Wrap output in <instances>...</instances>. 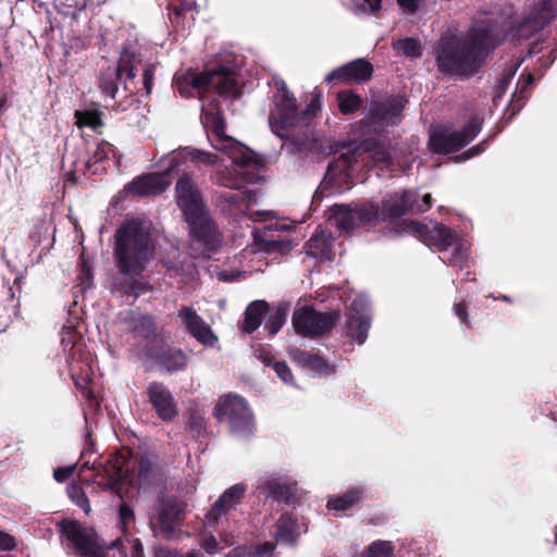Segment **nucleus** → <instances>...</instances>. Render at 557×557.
<instances>
[{"label":"nucleus","instance_id":"4d7b16f0","mask_svg":"<svg viewBox=\"0 0 557 557\" xmlns=\"http://www.w3.org/2000/svg\"><path fill=\"white\" fill-rule=\"evenodd\" d=\"M237 276H238V273H231V274H228V273H226L224 271L218 273V278L220 281H224V282H232V281L236 280Z\"/></svg>","mask_w":557,"mask_h":557},{"label":"nucleus","instance_id":"473e14b6","mask_svg":"<svg viewBox=\"0 0 557 557\" xmlns=\"http://www.w3.org/2000/svg\"><path fill=\"white\" fill-rule=\"evenodd\" d=\"M267 310V304L264 301L251 302L245 312V321L243 330L247 333H251L257 330L262 321L263 314Z\"/></svg>","mask_w":557,"mask_h":557},{"label":"nucleus","instance_id":"6e6552de","mask_svg":"<svg viewBox=\"0 0 557 557\" xmlns=\"http://www.w3.org/2000/svg\"><path fill=\"white\" fill-rule=\"evenodd\" d=\"M214 412L218 420L226 423L237 437L245 438L255 432L253 414L246 400L238 395L228 394L221 397L215 405Z\"/></svg>","mask_w":557,"mask_h":557},{"label":"nucleus","instance_id":"4be33fe9","mask_svg":"<svg viewBox=\"0 0 557 557\" xmlns=\"http://www.w3.org/2000/svg\"><path fill=\"white\" fill-rule=\"evenodd\" d=\"M148 397L160 419L171 421L177 416V407L172 393L162 383H151L148 386Z\"/></svg>","mask_w":557,"mask_h":557},{"label":"nucleus","instance_id":"cd10ccee","mask_svg":"<svg viewBox=\"0 0 557 557\" xmlns=\"http://www.w3.org/2000/svg\"><path fill=\"white\" fill-rule=\"evenodd\" d=\"M307 253L321 261L332 258L331 237L323 230L317 231L306 245Z\"/></svg>","mask_w":557,"mask_h":557},{"label":"nucleus","instance_id":"412c9836","mask_svg":"<svg viewBox=\"0 0 557 557\" xmlns=\"http://www.w3.org/2000/svg\"><path fill=\"white\" fill-rule=\"evenodd\" d=\"M373 73V66L364 59H357L332 71L325 76L326 83L369 81Z\"/></svg>","mask_w":557,"mask_h":557},{"label":"nucleus","instance_id":"13d9d810","mask_svg":"<svg viewBox=\"0 0 557 557\" xmlns=\"http://www.w3.org/2000/svg\"><path fill=\"white\" fill-rule=\"evenodd\" d=\"M483 149L480 146L473 147L463 153V159H469L475 154H479Z\"/></svg>","mask_w":557,"mask_h":557},{"label":"nucleus","instance_id":"2eb2a0df","mask_svg":"<svg viewBox=\"0 0 557 557\" xmlns=\"http://www.w3.org/2000/svg\"><path fill=\"white\" fill-rule=\"evenodd\" d=\"M135 57L129 51L122 52L117 66L106 69L100 76L101 90L113 98L117 91V84L122 82L123 76L127 78L135 77Z\"/></svg>","mask_w":557,"mask_h":557},{"label":"nucleus","instance_id":"5701e85b","mask_svg":"<svg viewBox=\"0 0 557 557\" xmlns=\"http://www.w3.org/2000/svg\"><path fill=\"white\" fill-rule=\"evenodd\" d=\"M169 166L164 173L141 176L126 186V191L136 196H154L164 191L171 184Z\"/></svg>","mask_w":557,"mask_h":557},{"label":"nucleus","instance_id":"9b49d317","mask_svg":"<svg viewBox=\"0 0 557 557\" xmlns=\"http://www.w3.org/2000/svg\"><path fill=\"white\" fill-rule=\"evenodd\" d=\"M325 216L341 232H349L355 227L376 221L379 207L372 203L354 208L345 205H334L325 212Z\"/></svg>","mask_w":557,"mask_h":557},{"label":"nucleus","instance_id":"58836bf2","mask_svg":"<svg viewBox=\"0 0 557 557\" xmlns=\"http://www.w3.org/2000/svg\"><path fill=\"white\" fill-rule=\"evenodd\" d=\"M364 151L368 153V157L371 158L372 164L371 166H387L389 164V154L385 147L373 145L370 147L367 145Z\"/></svg>","mask_w":557,"mask_h":557},{"label":"nucleus","instance_id":"f8f14e48","mask_svg":"<svg viewBox=\"0 0 557 557\" xmlns=\"http://www.w3.org/2000/svg\"><path fill=\"white\" fill-rule=\"evenodd\" d=\"M482 120L473 117L459 132L433 129L430 135V146L435 152L445 153L468 145L481 131Z\"/></svg>","mask_w":557,"mask_h":557},{"label":"nucleus","instance_id":"0eeeda50","mask_svg":"<svg viewBox=\"0 0 557 557\" xmlns=\"http://www.w3.org/2000/svg\"><path fill=\"white\" fill-rule=\"evenodd\" d=\"M174 86L185 98L201 97L209 89H215L220 96H235L237 92L234 75L225 67L201 73L188 70L175 75Z\"/></svg>","mask_w":557,"mask_h":557},{"label":"nucleus","instance_id":"6ab92c4d","mask_svg":"<svg viewBox=\"0 0 557 557\" xmlns=\"http://www.w3.org/2000/svg\"><path fill=\"white\" fill-rule=\"evenodd\" d=\"M127 474L128 467L125 459L121 456H115L98 472L97 476L100 479L98 484L103 488L113 491L123 498V486Z\"/></svg>","mask_w":557,"mask_h":557},{"label":"nucleus","instance_id":"c9c22d12","mask_svg":"<svg viewBox=\"0 0 557 557\" xmlns=\"http://www.w3.org/2000/svg\"><path fill=\"white\" fill-rule=\"evenodd\" d=\"M393 48L398 54L408 58H418L421 55L422 46L414 38H403L393 44Z\"/></svg>","mask_w":557,"mask_h":557},{"label":"nucleus","instance_id":"72a5a7b5","mask_svg":"<svg viewBox=\"0 0 557 557\" xmlns=\"http://www.w3.org/2000/svg\"><path fill=\"white\" fill-rule=\"evenodd\" d=\"M293 484V482L282 483L278 478H271L263 482L261 488L268 496H272L277 500H287Z\"/></svg>","mask_w":557,"mask_h":557},{"label":"nucleus","instance_id":"ea45409f","mask_svg":"<svg viewBox=\"0 0 557 557\" xmlns=\"http://www.w3.org/2000/svg\"><path fill=\"white\" fill-rule=\"evenodd\" d=\"M337 99L339 110L344 114L356 111L361 103L360 97L350 91L339 92Z\"/></svg>","mask_w":557,"mask_h":557},{"label":"nucleus","instance_id":"393cba45","mask_svg":"<svg viewBox=\"0 0 557 557\" xmlns=\"http://www.w3.org/2000/svg\"><path fill=\"white\" fill-rule=\"evenodd\" d=\"M182 511V506L175 500H161L151 517V523L164 534H170L175 530Z\"/></svg>","mask_w":557,"mask_h":557},{"label":"nucleus","instance_id":"e433bc0d","mask_svg":"<svg viewBox=\"0 0 557 557\" xmlns=\"http://www.w3.org/2000/svg\"><path fill=\"white\" fill-rule=\"evenodd\" d=\"M75 117L78 127H89L96 131L102 125L101 113L98 110L76 111Z\"/></svg>","mask_w":557,"mask_h":557},{"label":"nucleus","instance_id":"dca6fc26","mask_svg":"<svg viewBox=\"0 0 557 557\" xmlns=\"http://www.w3.org/2000/svg\"><path fill=\"white\" fill-rule=\"evenodd\" d=\"M557 15V0H540L531 14L517 29L510 27L518 37H529L532 33L541 29Z\"/></svg>","mask_w":557,"mask_h":557},{"label":"nucleus","instance_id":"603ef678","mask_svg":"<svg viewBox=\"0 0 557 557\" xmlns=\"http://www.w3.org/2000/svg\"><path fill=\"white\" fill-rule=\"evenodd\" d=\"M399 7L408 13L414 12L420 3V0H397Z\"/></svg>","mask_w":557,"mask_h":557},{"label":"nucleus","instance_id":"4468645a","mask_svg":"<svg viewBox=\"0 0 557 557\" xmlns=\"http://www.w3.org/2000/svg\"><path fill=\"white\" fill-rule=\"evenodd\" d=\"M164 161L169 163V172L186 173V171L193 168L215 165L219 163L220 159L212 152L186 147L173 151Z\"/></svg>","mask_w":557,"mask_h":557},{"label":"nucleus","instance_id":"5fc2aeb1","mask_svg":"<svg viewBox=\"0 0 557 557\" xmlns=\"http://www.w3.org/2000/svg\"><path fill=\"white\" fill-rule=\"evenodd\" d=\"M518 67H519V63H516V64H513L512 66H510V69H509V72H508L507 76H506V77H503V78L500 79V82H499V87H500L502 91H504V90H505L506 85L508 84L509 79H510V78L516 74V71L518 70Z\"/></svg>","mask_w":557,"mask_h":557},{"label":"nucleus","instance_id":"aec40b11","mask_svg":"<svg viewBox=\"0 0 557 557\" xmlns=\"http://www.w3.org/2000/svg\"><path fill=\"white\" fill-rule=\"evenodd\" d=\"M405 100L401 97H391L371 108V123L375 131L385 126L396 125L401 119Z\"/></svg>","mask_w":557,"mask_h":557},{"label":"nucleus","instance_id":"c03bdc74","mask_svg":"<svg viewBox=\"0 0 557 557\" xmlns=\"http://www.w3.org/2000/svg\"><path fill=\"white\" fill-rule=\"evenodd\" d=\"M273 370L277 376L286 384H293V374L288 366L281 361L273 362Z\"/></svg>","mask_w":557,"mask_h":557},{"label":"nucleus","instance_id":"1a4fd4ad","mask_svg":"<svg viewBox=\"0 0 557 557\" xmlns=\"http://www.w3.org/2000/svg\"><path fill=\"white\" fill-rule=\"evenodd\" d=\"M61 345L66 354L69 369L77 386H84L92 374V358L83 351L79 336L72 326H64L61 333Z\"/></svg>","mask_w":557,"mask_h":557},{"label":"nucleus","instance_id":"09e8293b","mask_svg":"<svg viewBox=\"0 0 557 557\" xmlns=\"http://www.w3.org/2000/svg\"><path fill=\"white\" fill-rule=\"evenodd\" d=\"M202 547L209 553L214 554L218 552V543L212 535H203L202 536Z\"/></svg>","mask_w":557,"mask_h":557},{"label":"nucleus","instance_id":"680f3d73","mask_svg":"<svg viewBox=\"0 0 557 557\" xmlns=\"http://www.w3.org/2000/svg\"><path fill=\"white\" fill-rule=\"evenodd\" d=\"M134 550L137 555V557H139L141 550H143V546L140 544V542L138 540H136L135 544H134Z\"/></svg>","mask_w":557,"mask_h":557},{"label":"nucleus","instance_id":"6e6d98bb","mask_svg":"<svg viewBox=\"0 0 557 557\" xmlns=\"http://www.w3.org/2000/svg\"><path fill=\"white\" fill-rule=\"evenodd\" d=\"M352 159L354 161H357L356 160V156L354 154L352 157H349L348 154H342L337 161V166H346V168H349L351 166L352 164Z\"/></svg>","mask_w":557,"mask_h":557},{"label":"nucleus","instance_id":"bb28decb","mask_svg":"<svg viewBox=\"0 0 557 557\" xmlns=\"http://www.w3.org/2000/svg\"><path fill=\"white\" fill-rule=\"evenodd\" d=\"M148 356L164 368L168 372L183 370L187 364V356L180 349L161 348L160 351H150Z\"/></svg>","mask_w":557,"mask_h":557},{"label":"nucleus","instance_id":"79ce46f5","mask_svg":"<svg viewBox=\"0 0 557 557\" xmlns=\"http://www.w3.org/2000/svg\"><path fill=\"white\" fill-rule=\"evenodd\" d=\"M67 494L70 498L79 506L86 513L90 511L89 502L85 495V492L76 483H72L67 486Z\"/></svg>","mask_w":557,"mask_h":557},{"label":"nucleus","instance_id":"a878e982","mask_svg":"<svg viewBox=\"0 0 557 557\" xmlns=\"http://www.w3.org/2000/svg\"><path fill=\"white\" fill-rule=\"evenodd\" d=\"M416 196L413 191H404L403 194H394L383 200L382 209H379L377 220L397 219L408 210H412L414 205L412 198Z\"/></svg>","mask_w":557,"mask_h":557},{"label":"nucleus","instance_id":"39448f33","mask_svg":"<svg viewBox=\"0 0 557 557\" xmlns=\"http://www.w3.org/2000/svg\"><path fill=\"white\" fill-rule=\"evenodd\" d=\"M276 92L273 96V109L270 112L269 124L272 132L281 138L287 136V131L308 125L319 111L318 99H312L300 113L296 98L288 90L284 81H275Z\"/></svg>","mask_w":557,"mask_h":557},{"label":"nucleus","instance_id":"ddd939ff","mask_svg":"<svg viewBox=\"0 0 557 557\" xmlns=\"http://www.w3.org/2000/svg\"><path fill=\"white\" fill-rule=\"evenodd\" d=\"M338 318L337 312L321 313L310 307H300L294 311L293 325L298 334L318 336L331 330Z\"/></svg>","mask_w":557,"mask_h":557},{"label":"nucleus","instance_id":"2f4dec72","mask_svg":"<svg viewBox=\"0 0 557 557\" xmlns=\"http://www.w3.org/2000/svg\"><path fill=\"white\" fill-rule=\"evenodd\" d=\"M273 535L277 542L292 544L297 536L296 520L289 515H283L275 525Z\"/></svg>","mask_w":557,"mask_h":557},{"label":"nucleus","instance_id":"864d4df0","mask_svg":"<svg viewBox=\"0 0 557 557\" xmlns=\"http://www.w3.org/2000/svg\"><path fill=\"white\" fill-rule=\"evenodd\" d=\"M256 355H257V358L259 360H261L263 363H265L267 366L273 367V362H275V361L270 352L265 351L264 349H261V350H257Z\"/></svg>","mask_w":557,"mask_h":557},{"label":"nucleus","instance_id":"de8ad7c7","mask_svg":"<svg viewBox=\"0 0 557 557\" xmlns=\"http://www.w3.org/2000/svg\"><path fill=\"white\" fill-rule=\"evenodd\" d=\"M75 469H76V465L58 468L54 470L53 476H54L55 481L64 482L72 475V473L74 472Z\"/></svg>","mask_w":557,"mask_h":557},{"label":"nucleus","instance_id":"f704fd0d","mask_svg":"<svg viewBox=\"0 0 557 557\" xmlns=\"http://www.w3.org/2000/svg\"><path fill=\"white\" fill-rule=\"evenodd\" d=\"M134 330L138 335L145 338L156 337V347H159L163 342V338L158 335V327L151 317H138Z\"/></svg>","mask_w":557,"mask_h":557},{"label":"nucleus","instance_id":"052dcab7","mask_svg":"<svg viewBox=\"0 0 557 557\" xmlns=\"http://www.w3.org/2000/svg\"><path fill=\"white\" fill-rule=\"evenodd\" d=\"M277 245H278V242L276 239H270V240H267L264 249L267 251H273L276 249Z\"/></svg>","mask_w":557,"mask_h":557},{"label":"nucleus","instance_id":"a18cd8bd","mask_svg":"<svg viewBox=\"0 0 557 557\" xmlns=\"http://www.w3.org/2000/svg\"><path fill=\"white\" fill-rule=\"evenodd\" d=\"M119 518H120V523L122 525L123 531L126 530L127 527L134 520L133 509L128 505L122 504L119 509Z\"/></svg>","mask_w":557,"mask_h":557},{"label":"nucleus","instance_id":"7c9ffc66","mask_svg":"<svg viewBox=\"0 0 557 557\" xmlns=\"http://www.w3.org/2000/svg\"><path fill=\"white\" fill-rule=\"evenodd\" d=\"M363 496L361 487H352L341 495L331 496L327 500L326 507L329 510L338 513L345 511L357 504Z\"/></svg>","mask_w":557,"mask_h":557},{"label":"nucleus","instance_id":"69168bd1","mask_svg":"<svg viewBox=\"0 0 557 557\" xmlns=\"http://www.w3.org/2000/svg\"><path fill=\"white\" fill-rule=\"evenodd\" d=\"M7 106V98H0V113L4 110Z\"/></svg>","mask_w":557,"mask_h":557},{"label":"nucleus","instance_id":"774afa93","mask_svg":"<svg viewBox=\"0 0 557 557\" xmlns=\"http://www.w3.org/2000/svg\"><path fill=\"white\" fill-rule=\"evenodd\" d=\"M185 557H202V555L199 553H189Z\"/></svg>","mask_w":557,"mask_h":557},{"label":"nucleus","instance_id":"c85d7f7f","mask_svg":"<svg viewBox=\"0 0 557 557\" xmlns=\"http://www.w3.org/2000/svg\"><path fill=\"white\" fill-rule=\"evenodd\" d=\"M289 355L293 360L300 367L313 373L323 374L327 373L330 370L326 361L317 355H312L308 351H302L297 348L290 349Z\"/></svg>","mask_w":557,"mask_h":557},{"label":"nucleus","instance_id":"9d476101","mask_svg":"<svg viewBox=\"0 0 557 557\" xmlns=\"http://www.w3.org/2000/svg\"><path fill=\"white\" fill-rule=\"evenodd\" d=\"M59 528L79 557H104L103 544L92 528L74 520L62 521Z\"/></svg>","mask_w":557,"mask_h":557},{"label":"nucleus","instance_id":"3c124183","mask_svg":"<svg viewBox=\"0 0 557 557\" xmlns=\"http://www.w3.org/2000/svg\"><path fill=\"white\" fill-rule=\"evenodd\" d=\"M416 197H417V195L412 198V201L414 205L412 210L425 211L431 207V195L430 194H425L423 196L421 203L416 201Z\"/></svg>","mask_w":557,"mask_h":557},{"label":"nucleus","instance_id":"49530a36","mask_svg":"<svg viewBox=\"0 0 557 557\" xmlns=\"http://www.w3.org/2000/svg\"><path fill=\"white\" fill-rule=\"evenodd\" d=\"M16 546V541L13 535L0 530V550H12Z\"/></svg>","mask_w":557,"mask_h":557},{"label":"nucleus","instance_id":"f3484780","mask_svg":"<svg viewBox=\"0 0 557 557\" xmlns=\"http://www.w3.org/2000/svg\"><path fill=\"white\" fill-rule=\"evenodd\" d=\"M368 300L364 296H358L350 305L346 334L351 341L359 345L363 344L368 337L370 320L366 312Z\"/></svg>","mask_w":557,"mask_h":557},{"label":"nucleus","instance_id":"37998d69","mask_svg":"<svg viewBox=\"0 0 557 557\" xmlns=\"http://www.w3.org/2000/svg\"><path fill=\"white\" fill-rule=\"evenodd\" d=\"M285 322V312L276 310L271 317L270 321L265 324V329L269 330L271 335H275Z\"/></svg>","mask_w":557,"mask_h":557},{"label":"nucleus","instance_id":"b1692460","mask_svg":"<svg viewBox=\"0 0 557 557\" xmlns=\"http://www.w3.org/2000/svg\"><path fill=\"white\" fill-rule=\"evenodd\" d=\"M246 488L243 484H235L227 488L214 503L211 510L206 516V524L214 525L221 516L225 515L240 502Z\"/></svg>","mask_w":557,"mask_h":557},{"label":"nucleus","instance_id":"0e129e2a","mask_svg":"<svg viewBox=\"0 0 557 557\" xmlns=\"http://www.w3.org/2000/svg\"><path fill=\"white\" fill-rule=\"evenodd\" d=\"M183 1H184L183 5H184L186 9H190V8H193V7H194V4H195V0H183Z\"/></svg>","mask_w":557,"mask_h":557},{"label":"nucleus","instance_id":"bf43d9fd","mask_svg":"<svg viewBox=\"0 0 557 557\" xmlns=\"http://www.w3.org/2000/svg\"><path fill=\"white\" fill-rule=\"evenodd\" d=\"M382 0H364V2L369 5L371 11H376L381 8Z\"/></svg>","mask_w":557,"mask_h":557},{"label":"nucleus","instance_id":"423d86ee","mask_svg":"<svg viewBox=\"0 0 557 557\" xmlns=\"http://www.w3.org/2000/svg\"><path fill=\"white\" fill-rule=\"evenodd\" d=\"M397 233L412 234L422 243L430 247H434L440 251L453 248L454 252L449 259V263L455 267L463 268L468 260L469 243L449 228L442 224L430 222L421 224L418 222L404 220L398 225Z\"/></svg>","mask_w":557,"mask_h":557},{"label":"nucleus","instance_id":"a211bd4d","mask_svg":"<svg viewBox=\"0 0 557 557\" xmlns=\"http://www.w3.org/2000/svg\"><path fill=\"white\" fill-rule=\"evenodd\" d=\"M177 317L186 331L200 344L212 347L218 343V336L191 307L181 308Z\"/></svg>","mask_w":557,"mask_h":557},{"label":"nucleus","instance_id":"8fccbe9b","mask_svg":"<svg viewBox=\"0 0 557 557\" xmlns=\"http://www.w3.org/2000/svg\"><path fill=\"white\" fill-rule=\"evenodd\" d=\"M454 310H455L456 315L461 321V323L469 325L470 322H469V317H468L466 305L463 302L456 304L454 306Z\"/></svg>","mask_w":557,"mask_h":557},{"label":"nucleus","instance_id":"a19ab883","mask_svg":"<svg viewBox=\"0 0 557 557\" xmlns=\"http://www.w3.org/2000/svg\"><path fill=\"white\" fill-rule=\"evenodd\" d=\"M394 547L391 542L376 541L368 547L364 557H392Z\"/></svg>","mask_w":557,"mask_h":557},{"label":"nucleus","instance_id":"7ed1b4c3","mask_svg":"<svg viewBox=\"0 0 557 557\" xmlns=\"http://www.w3.org/2000/svg\"><path fill=\"white\" fill-rule=\"evenodd\" d=\"M153 244L144 222L129 221L115 235V257L120 270L126 275H137L152 258Z\"/></svg>","mask_w":557,"mask_h":557},{"label":"nucleus","instance_id":"4c0bfd02","mask_svg":"<svg viewBox=\"0 0 557 557\" xmlns=\"http://www.w3.org/2000/svg\"><path fill=\"white\" fill-rule=\"evenodd\" d=\"M274 549L271 543H265L256 548L238 547L226 554L224 557H261Z\"/></svg>","mask_w":557,"mask_h":557},{"label":"nucleus","instance_id":"f257e3e1","mask_svg":"<svg viewBox=\"0 0 557 557\" xmlns=\"http://www.w3.org/2000/svg\"><path fill=\"white\" fill-rule=\"evenodd\" d=\"M498 17L476 22L467 34L448 32L438 44V69L448 74L470 75L479 66L484 54L494 49L504 37L507 25Z\"/></svg>","mask_w":557,"mask_h":557},{"label":"nucleus","instance_id":"c756f323","mask_svg":"<svg viewBox=\"0 0 557 557\" xmlns=\"http://www.w3.org/2000/svg\"><path fill=\"white\" fill-rule=\"evenodd\" d=\"M116 158L117 153L114 147L110 143L101 141L97 145L92 153V158L84 164H75V171H85L86 169L91 170V168L97 163L104 162H108L109 164L112 162V164L115 165Z\"/></svg>","mask_w":557,"mask_h":557},{"label":"nucleus","instance_id":"f03ea898","mask_svg":"<svg viewBox=\"0 0 557 557\" xmlns=\"http://www.w3.org/2000/svg\"><path fill=\"white\" fill-rule=\"evenodd\" d=\"M201 121L207 128H210L209 140L212 147L226 154L233 164L232 174H216L215 182L230 188L242 189L245 183L258 182L263 172V165L253 152L242 145L233 137L225 134V124L223 119L216 113L202 109ZM250 190L230 193L224 195L226 201L232 203L242 202L244 198H250Z\"/></svg>","mask_w":557,"mask_h":557},{"label":"nucleus","instance_id":"338daca9","mask_svg":"<svg viewBox=\"0 0 557 557\" xmlns=\"http://www.w3.org/2000/svg\"><path fill=\"white\" fill-rule=\"evenodd\" d=\"M223 541L226 546H231L234 543L233 539H228L227 536L223 537Z\"/></svg>","mask_w":557,"mask_h":557},{"label":"nucleus","instance_id":"e2e57ef3","mask_svg":"<svg viewBox=\"0 0 557 557\" xmlns=\"http://www.w3.org/2000/svg\"><path fill=\"white\" fill-rule=\"evenodd\" d=\"M150 82H151L150 73H149V71H145V86L147 89H149Z\"/></svg>","mask_w":557,"mask_h":557},{"label":"nucleus","instance_id":"20e7f679","mask_svg":"<svg viewBox=\"0 0 557 557\" xmlns=\"http://www.w3.org/2000/svg\"><path fill=\"white\" fill-rule=\"evenodd\" d=\"M178 207L183 210L194 237L206 246L212 247L218 242V233L206 210L200 193L187 173H182L175 187Z\"/></svg>","mask_w":557,"mask_h":557}]
</instances>
